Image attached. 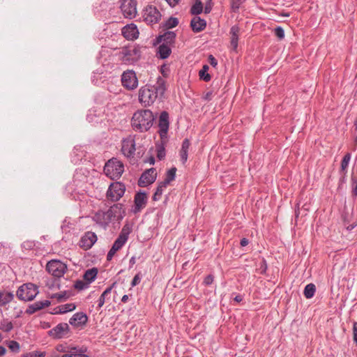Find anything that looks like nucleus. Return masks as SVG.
<instances>
[{"mask_svg": "<svg viewBox=\"0 0 357 357\" xmlns=\"http://www.w3.org/2000/svg\"><path fill=\"white\" fill-rule=\"evenodd\" d=\"M166 90V81L158 76L155 84H146L140 87L138 91V100L143 107H149L158 99L161 100Z\"/></svg>", "mask_w": 357, "mask_h": 357, "instance_id": "f257e3e1", "label": "nucleus"}, {"mask_svg": "<svg viewBox=\"0 0 357 357\" xmlns=\"http://www.w3.org/2000/svg\"><path fill=\"white\" fill-rule=\"evenodd\" d=\"M155 121V116L149 109H137L132 114L130 125L132 129L137 132H148Z\"/></svg>", "mask_w": 357, "mask_h": 357, "instance_id": "f03ea898", "label": "nucleus"}, {"mask_svg": "<svg viewBox=\"0 0 357 357\" xmlns=\"http://www.w3.org/2000/svg\"><path fill=\"white\" fill-rule=\"evenodd\" d=\"M104 173L112 180L119 179L124 172V165L118 158H111L104 166Z\"/></svg>", "mask_w": 357, "mask_h": 357, "instance_id": "7ed1b4c3", "label": "nucleus"}, {"mask_svg": "<svg viewBox=\"0 0 357 357\" xmlns=\"http://www.w3.org/2000/svg\"><path fill=\"white\" fill-rule=\"evenodd\" d=\"M126 214L123 204L118 203L110 206L106 212L102 213V215L104 223L109 224L114 220L121 221L126 216Z\"/></svg>", "mask_w": 357, "mask_h": 357, "instance_id": "20e7f679", "label": "nucleus"}, {"mask_svg": "<svg viewBox=\"0 0 357 357\" xmlns=\"http://www.w3.org/2000/svg\"><path fill=\"white\" fill-rule=\"evenodd\" d=\"M39 294L38 287L31 282L22 284L17 290V298L23 301H31Z\"/></svg>", "mask_w": 357, "mask_h": 357, "instance_id": "39448f33", "label": "nucleus"}, {"mask_svg": "<svg viewBox=\"0 0 357 357\" xmlns=\"http://www.w3.org/2000/svg\"><path fill=\"white\" fill-rule=\"evenodd\" d=\"M126 192V185L121 182L112 183L107 191V198L111 202L119 201Z\"/></svg>", "mask_w": 357, "mask_h": 357, "instance_id": "423d86ee", "label": "nucleus"}, {"mask_svg": "<svg viewBox=\"0 0 357 357\" xmlns=\"http://www.w3.org/2000/svg\"><path fill=\"white\" fill-rule=\"evenodd\" d=\"M46 271L55 278H60L67 271V265L58 259H52L46 265Z\"/></svg>", "mask_w": 357, "mask_h": 357, "instance_id": "0eeeda50", "label": "nucleus"}, {"mask_svg": "<svg viewBox=\"0 0 357 357\" xmlns=\"http://www.w3.org/2000/svg\"><path fill=\"white\" fill-rule=\"evenodd\" d=\"M142 17L147 24L152 25L160 20L162 15L155 6L149 5L143 10Z\"/></svg>", "mask_w": 357, "mask_h": 357, "instance_id": "6e6552de", "label": "nucleus"}, {"mask_svg": "<svg viewBox=\"0 0 357 357\" xmlns=\"http://www.w3.org/2000/svg\"><path fill=\"white\" fill-rule=\"evenodd\" d=\"M122 86L128 91H133L138 86V78L134 70L124 71L121 78Z\"/></svg>", "mask_w": 357, "mask_h": 357, "instance_id": "1a4fd4ad", "label": "nucleus"}, {"mask_svg": "<svg viewBox=\"0 0 357 357\" xmlns=\"http://www.w3.org/2000/svg\"><path fill=\"white\" fill-rule=\"evenodd\" d=\"M169 124L170 121L169 113L167 111L161 112L158 121V133L162 139H168Z\"/></svg>", "mask_w": 357, "mask_h": 357, "instance_id": "9d476101", "label": "nucleus"}, {"mask_svg": "<svg viewBox=\"0 0 357 357\" xmlns=\"http://www.w3.org/2000/svg\"><path fill=\"white\" fill-rule=\"evenodd\" d=\"M132 228L128 222H126L123 227L119 236L112 245V248L119 251L122 248L128 239L129 234L132 232Z\"/></svg>", "mask_w": 357, "mask_h": 357, "instance_id": "9b49d317", "label": "nucleus"}, {"mask_svg": "<svg viewBox=\"0 0 357 357\" xmlns=\"http://www.w3.org/2000/svg\"><path fill=\"white\" fill-rule=\"evenodd\" d=\"M70 328L67 323H60L48 331V335L54 339L69 337Z\"/></svg>", "mask_w": 357, "mask_h": 357, "instance_id": "f8f14e48", "label": "nucleus"}, {"mask_svg": "<svg viewBox=\"0 0 357 357\" xmlns=\"http://www.w3.org/2000/svg\"><path fill=\"white\" fill-rule=\"evenodd\" d=\"M120 8L125 17L132 19L137 15V1L135 0H122Z\"/></svg>", "mask_w": 357, "mask_h": 357, "instance_id": "ddd939ff", "label": "nucleus"}, {"mask_svg": "<svg viewBox=\"0 0 357 357\" xmlns=\"http://www.w3.org/2000/svg\"><path fill=\"white\" fill-rule=\"evenodd\" d=\"M157 178L156 169L153 167L145 170L138 180V185L144 188L153 183Z\"/></svg>", "mask_w": 357, "mask_h": 357, "instance_id": "4468645a", "label": "nucleus"}, {"mask_svg": "<svg viewBox=\"0 0 357 357\" xmlns=\"http://www.w3.org/2000/svg\"><path fill=\"white\" fill-rule=\"evenodd\" d=\"M176 33L172 31H167L163 34L158 35L154 40L153 45L163 43L173 47L175 44Z\"/></svg>", "mask_w": 357, "mask_h": 357, "instance_id": "2eb2a0df", "label": "nucleus"}, {"mask_svg": "<svg viewBox=\"0 0 357 357\" xmlns=\"http://www.w3.org/2000/svg\"><path fill=\"white\" fill-rule=\"evenodd\" d=\"M148 200L147 193L144 191L139 190L134 197V207L131 211L137 214L139 213L146 205Z\"/></svg>", "mask_w": 357, "mask_h": 357, "instance_id": "dca6fc26", "label": "nucleus"}, {"mask_svg": "<svg viewBox=\"0 0 357 357\" xmlns=\"http://www.w3.org/2000/svg\"><path fill=\"white\" fill-rule=\"evenodd\" d=\"M97 235L93 231H86L81 237L79 246L84 250H88L92 248V246L97 241Z\"/></svg>", "mask_w": 357, "mask_h": 357, "instance_id": "f3484780", "label": "nucleus"}, {"mask_svg": "<svg viewBox=\"0 0 357 357\" xmlns=\"http://www.w3.org/2000/svg\"><path fill=\"white\" fill-rule=\"evenodd\" d=\"M135 150V141L132 136H129L122 140L121 152L124 156H132Z\"/></svg>", "mask_w": 357, "mask_h": 357, "instance_id": "a211bd4d", "label": "nucleus"}, {"mask_svg": "<svg viewBox=\"0 0 357 357\" xmlns=\"http://www.w3.org/2000/svg\"><path fill=\"white\" fill-rule=\"evenodd\" d=\"M88 321V317L86 314L80 312H76L69 319V324L75 328H82Z\"/></svg>", "mask_w": 357, "mask_h": 357, "instance_id": "6ab92c4d", "label": "nucleus"}, {"mask_svg": "<svg viewBox=\"0 0 357 357\" xmlns=\"http://www.w3.org/2000/svg\"><path fill=\"white\" fill-rule=\"evenodd\" d=\"M121 33L123 36L127 40H135L139 36V31L135 24H129L123 26Z\"/></svg>", "mask_w": 357, "mask_h": 357, "instance_id": "aec40b11", "label": "nucleus"}, {"mask_svg": "<svg viewBox=\"0 0 357 357\" xmlns=\"http://www.w3.org/2000/svg\"><path fill=\"white\" fill-rule=\"evenodd\" d=\"M51 304L50 301L48 300L43 301H37L33 304H31L28 306L26 310V313L28 314H33V313L39 311L45 307L50 306Z\"/></svg>", "mask_w": 357, "mask_h": 357, "instance_id": "412c9836", "label": "nucleus"}, {"mask_svg": "<svg viewBox=\"0 0 357 357\" xmlns=\"http://www.w3.org/2000/svg\"><path fill=\"white\" fill-rule=\"evenodd\" d=\"M206 26V21L200 17H194L190 22V27L193 32L199 33L203 31Z\"/></svg>", "mask_w": 357, "mask_h": 357, "instance_id": "4be33fe9", "label": "nucleus"}, {"mask_svg": "<svg viewBox=\"0 0 357 357\" xmlns=\"http://www.w3.org/2000/svg\"><path fill=\"white\" fill-rule=\"evenodd\" d=\"M139 50L135 47H126L122 50L124 59L128 61H134L139 57Z\"/></svg>", "mask_w": 357, "mask_h": 357, "instance_id": "5701e85b", "label": "nucleus"}, {"mask_svg": "<svg viewBox=\"0 0 357 357\" xmlns=\"http://www.w3.org/2000/svg\"><path fill=\"white\" fill-rule=\"evenodd\" d=\"M172 47L161 43L157 49V56L160 59H167L172 53Z\"/></svg>", "mask_w": 357, "mask_h": 357, "instance_id": "b1692460", "label": "nucleus"}, {"mask_svg": "<svg viewBox=\"0 0 357 357\" xmlns=\"http://www.w3.org/2000/svg\"><path fill=\"white\" fill-rule=\"evenodd\" d=\"M240 32V28L238 25H234L230 29L231 34V45L235 50L238 47V34Z\"/></svg>", "mask_w": 357, "mask_h": 357, "instance_id": "393cba45", "label": "nucleus"}, {"mask_svg": "<svg viewBox=\"0 0 357 357\" xmlns=\"http://www.w3.org/2000/svg\"><path fill=\"white\" fill-rule=\"evenodd\" d=\"M116 284V282H113L111 286L108 287L103 292L102 294L100 295L98 301V306H97V309L99 310L100 309L102 305H104L106 299H109V296H110V294H111V291L113 289V287Z\"/></svg>", "mask_w": 357, "mask_h": 357, "instance_id": "a878e982", "label": "nucleus"}, {"mask_svg": "<svg viewBox=\"0 0 357 357\" xmlns=\"http://www.w3.org/2000/svg\"><path fill=\"white\" fill-rule=\"evenodd\" d=\"M98 273V269L96 267L87 269L83 275V280L91 284L96 279Z\"/></svg>", "mask_w": 357, "mask_h": 357, "instance_id": "bb28decb", "label": "nucleus"}, {"mask_svg": "<svg viewBox=\"0 0 357 357\" xmlns=\"http://www.w3.org/2000/svg\"><path fill=\"white\" fill-rule=\"evenodd\" d=\"M168 141V139H162L160 138V140L157 142L155 144L154 147V151L156 154L155 156H165L166 151H165V145Z\"/></svg>", "mask_w": 357, "mask_h": 357, "instance_id": "cd10ccee", "label": "nucleus"}, {"mask_svg": "<svg viewBox=\"0 0 357 357\" xmlns=\"http://www.w3.org/2000/svg\"><path fill=\"white\" fill-rule=\"evenodd\" d=\"M76 308L75 303H67L58 306L54 309L53 314H64L68 312L73 311Z\"/></svg>", "mask_w": 357, "mask_h": 357, "instance_id": "c85d7f7f", "label": "nucleus"}, {"mask_svg": "<svg viewBox=\"0 0 357 357\" xmlns=\"http://www.w3.org/2000/svg\"><path fill=\"white\" fill-rule=\"evenodd\" d=\"M176 171L177 169L175 167H172L167 171L165 179L162 181L164 185H168L172 181L175 180Z\"/></svg>", "mask_w": 357, "mask_h": 357, "instance_id": "c756f323", "label": "nucleus"}, {"mask_svg": "<svg viewBox=\"0 0 357 357\" xmlns=\"http://www.w3.org/2000/svg\"><path fill=\"white\" fill-rule=\"evenodd\" d=\"M14 298V294L8 291H0V306H4Z\"/></svg>", "mask_w": 357, "mask_h": 357, "instance_id": "7c9ffc66", "label": "nucleus"}, {"mask_svg": "<svg viewBox=\"0 0 357 357\" xmlns=\"http://www.w3.org/2000/svg\"><path fill=\"white\" fill-rule=\"evenodd\" d=\"M178 20L177 17H170L162 24L164 29L169 30L176 27L178 24Z\"/></svg>", "mask_w": 357, "mask_h": 357, "instance_id": "2f4dec72", "label": "nucleus"}, {"mask_svg": "<svg viewBox=\"0 0 357 357\" xmlns=\"http://www.w3.org/2000/svg\"><path fill=\"white\" fill-rule=\"evenodd\" d=\"M167 187V185H164V183L162 182H160L158 185V187L156 188L155 192H154L152 197V199L155 202L160 200L164 190Z\"/></svg>", "mask_w": 357, "mask_h": 357, "instance_id": "473e14b6", "label": "nucleus"}, {"mask_svg": "<svg viewBox=\"0 0 357 357\" xmlns=\"http://www.w3.org/2000/svg\"><path fill=\"white\" fill-rule=\"evenodd\" d=\"M316 291V287L314 284L310 283L305 287L303 294L306 298H311Z\"/></svg>", "mask_w": 357, "mask_h": 357, "instance_id": "72a5a7b5", "label": "nucleus"}, {"mask_svg": "<svg viewBox=\"0 0 357 357\" xmlns=\"http://www.w3.org/2000/svg\"><path fill=\"white\" fill-rule=\"evenodd\" d=\"M208 65H204L199 72V78L205 82H209L211 79V76L208 73Z\"/></svg>", "mask_w": 357, "mask_h": 357, "instance_id": "f704fd0d", "label": "nucleus"}, {"mask_svg": "<svg viewBox=\"0 0 357 357\" xmlns=\"http://www.w3.org/2000/svg\"><path fill=\"white\" fill-rule=\"evenodd\" d=\"M203 11V4L200 0H196L195 4L190 8L192 15H199Z\"/></svg>", "mask_w": 357, "mask_h": 357, "instance_id": "c9c22d12", "label": "nucleus"}, {"mask_svg": "<svg viewBox=\"0 0 357 357\" xmlns=\"http://www.w3.org/2000/svg\"><path fill=\"white\" fill-rule=\"evenodd\" d=\"M70 297V294H68L66 291H61L59 293L53 294L51 296V298H56L59 302L66 301Z\"/></svg>", "mask_w": 357, "mask_h": 357, "instance_id": "e433bc0d", "label": "nucleus"}, {"mask_svg": "<svg viewBox=\"0 0 357 357\" xmlns=\"http://www.w3.org/2000/svg\"><path fill=\"white\" fill-rule=\"evenodd\" d=\"M190 143L189 139H185L182 142L181 149L180 151V156H188V149L190 147Z\"/></svg>", "mask_w": 357, "mask_h": 357, "instance_id": "4c0bfd02", "label": "nucleus"}, {"mask_svg": "<svg viewBox=\"0 0 357 357\" xmlns=\"http://www.w3.org/2000/svg\"><path fill=\"white\" fill-rule=\"evenodd\" d=\"M90 284H89L86 281L77 280L75 282V284L73 285L74 288L81 291L84 290L85 289H87L89 287Z\"/></svg>", "mask_w": 357, "mask_h": 357, "instance_id": "58836bf2", "label": "nucleus"}, {"mask_svg": "<svg viewBox=\"0 0 357 357\" xmlns=\"http://www.w3.org/2000/svg\"><path fill=\"white\" fill-rule=\"evenodd\" d=\"M13 328V325L11 321L8 320H3L1 322L0 329L4 332H10Z\"/></svg>", "mask_w": 357, "mask_h": 357, "instance_id": "ea45409f", "label": "nucleus"}, {"mask_svg": "<svg viewBox=\"0 0 357 357\" xmlns=\"http://www.w3.org/2000/svg\"><path fill=\"white\" fill-rule=\"evenodd\" d=\"M8 348L14 353H18L20 349V344L15 340H10L8 343Z\"/></svg>", "mask_w": 357, "mask_h": 357, "instance_id": "a19ab883", "label": "nucleus"}, {"mask_svg": "<svg viewBox=\"0 0 357 357\" xmlns=\"http://www.w3.org/2000/svg\"><path fill=\"white\" fill-rule=\"evenodd\" d=\"M46 353L45 351H36L24 354L22 357H45Z\"/></svg>", "mask_w": 357, "mask_h": 357, "instance_id": "79ce46f5", "label": "nucleus"}, {"mask_svg": "<svg viewBox=\"0 0 357 357\" xmlns=\"http://www.w3.org/2000/svg\"><path fill=\"white\" fill-rule=\"evenodd\" d=\"M268 269V264L266 260L262 257L261 262L259 263V268L257 270L259 271L260 273L265 275Z\"/></svg>", "mask_w": 357, "mask_h": 357, "instance_id": "37998d69", "label": "nucleus"}, {"mask_svg": "<svg viewBox=\"0 0 357 357\" xmlns=\"http://www.w3.org/2000/svg\"><path fill=\"white\" fill-rule=\"evenodd\" d=\"M245 0H231V8L233 12H237L241 5L245 2Z\"/></svg>", "mask_w": 357, "mask_h": 357, "instance_id": "c03bdc74", "label": "nucleus"}, {"mask_svg": "<svg viewBox=\"0 0 357 357\" xmlns=\"http://www.w3.org/2000/svg\"><path fill=\"white\" fill-rule=\"evenodd\" d=\"M351 194L354 197H357V177L355 176H351Z\"/></svg>", "mask_w": 357, "mask_h": 357, "instance_id": "a18cd8bd", "label": "nucleus"}, {"mask_svg": "<svg viewBox=\"0 0 357 357\" xmlns=\"http://www.w3.org/2000/svg\"><path fill=\"white\" fill-rule=\"evenodd\" d=\"M274 34L280 40H282L284 38V31L283 28L280 26H277L274 29Z\"/></svg>", "mask_w": 357, "mask_h": 357, "instance_id": "49530a36", "label": "nucleus"}, {"mask_svg": "<svg viewBox=\"0 0 357 357\" xmlns=\"http://www.w3.org/2000/svg\"><path fill=\"white\" fill-rule=\"evenodd\" d=\"M84 351L82 349H77V347H73L72 349V353L73 357H89L86 354H82Z\"/></svg>", "mask_w": 357, "mask_h": 357, "instance_id": "de8ad7c7", "label": "nucleus"}, {"mask_svg": "<svg viewBox=\"0 0 357 357\" xmlns=\"http://www.w3.org/2000/svg\"><path fill=\"white\" fill-rule=\"evenodd\" d=\"M350 159L351 158H343L341 162L340 172H344L347 171Z\"/></svg>", "mask_w": 357, "mask_h": 357, "instance_id": "09e8293b", "label": "nucleus"}, {"mask_svg": "<svg viewBox=\"0 0 357 357\" xmlns=\"http://www.w3.org/2000/svg\"><path fill=\"white\" fill-rule=\"evenodd\" d=\"M214 281V276L212 274L206 275L203 281V284L205 286L211 285Z\"/></svg>", "mask_w": 357, "mask_h": 357, "instance_id": "8fccbe9b", "label": "nucleus"}, {"mask_svg": "<svg viewBox=\"0 0 357 357\" xmlns=\"http://www.w3.org/2000/svg\"><path fill=\"white\" fill-rule=\"evenodd\" d=\"M213 0H206V3H205V6H204V13L206 14H208L209 13H211L212 8H213Z\"/></svg>", "mask_w": 357, "mask_h": 357, "instance_id": "3c124183", "label": "nucleus"}, {"mask_svg": "<svg viewBox=\"0 0 357 357\" xmlns=\"http://www.w3.org/2000/svg\"><path fill=\"white\" fill-rule=\"evenodd\" d=\"M141 281L140 273H137L131 281V287H134L137 285Z\"/></svg>", "mask_w": 357, "mask_h": 357, "instance_id": "603ef678", "label": "nucleus"}, {"mask_svg": "<svg viewBox=\"0 0 357 357\" xmlns=\"http://www.w3.org/2000/svg\"><path fill=\"white\" fill-rule=\"evenodd\" d=\"M352 331H353L354 342H355L356 345L357 346V321L354 322Z\"/></svg>", "mask_w": 357, "mask_h": 357, "instance_id": "864d4df0", "label": "nucleus"}, {"mask_svg": "<svg viewBox=\"0 0 357 357\" xmlns=\"http://www.w3.org/2000/svg\"><path fill=\"white\" fill-rule=\"evenodd\" d=\"M208 62L213 67L216 68L218 66V61L217 59L212 55L210 54L208 57Z\"/></svg>", "mask_w": 357, "mask_h": 357, "instance_id": "5fc2aeb1", "label": "nucleus"}, {"mask_svg": "<svg viewBox=\"0 0 357 357\" xmlns=\"http://www.w3.org/2000/svg\"><path fill=\"white\" fill-rule=\"evenodd\" d=\"M117 252L116 250H115L114 248H111V249L109 250L107 255V261H111L112 259L113 258L114 255H115V253Z\"/></svg>", "mask_w": 357, "mask_h": 357, "instance_id": "6e6d98bb", "label": "nucleus"}, {"mask_svg": "<svg viewBox=\"0 0 357 357\" xmlns=\"http://www.w3.org/2000/svg\"><path fill=\"white\" fill-rule=\"evenodd\" d=\"M165 1L170 7L174 8L176 5H178L181 0H165Z\"/></svg>", "mask_w": 357, "mask_h": 357, "instance_id": "4d7b16f0", "label": "nucleus"}, {"mask_svg": "<svg viewBox=\"0 0 357 357\" xmlns=\"http://www.w3.org/2000/svg\"><path fill=\"white\" fill-rule=\"evenodd\" d=\"M34 245L33 241H26L23 243V246L25 248L31 249Z\"/></svg>", "mask_w": 357, "mask_h": 357, "instance_id": "13d9d810", "label": "nucleus"}, {"mask_svg": "<svg viewBox=\"0 0 357 357\" xmlns=\"http://www.w3.org/2000/svg\"><path fill=\"white\" fill-rule=\"evenodd\" d=\"M248 243H249V240L246 238H243L240 241V245L242 247H245V246L248 245Z\"/></svg>", "mask_w": 357, "mask_h": 357, "instance_id": "bf43d9fd", "label": "nucleus"}, {"mask_svg": "<svg viewBox=\"0 0 357 357\" xmlns=\"http://www.w3.org/2000/svg\"><path fill=\"white\" fill-rule=\"evenodd\" d=\"M211 97H212V92L211 91H208V92H207L204 95V99L206 100H211Z\"/></svg>", "mask_w": 357, "mask_h": 357, "instance_id": "052dcab7", "label": "nucleus"}, {"mask_svg": "<svg viewBox=\"0 0 357 357\" xmlns=\"http://www.w3.org/2000/svg\"><path fill=\"white\" fill-rule=\"evenodd\" d=\"M155 162V158H147L146 160H144V162H149L151 165H154Z\"/></svg>", "mask_w": 357, "mask_h": 357, "instance_id": "680f3d73", "label": "nucleus"}, {"mask_svg": "<svg viewBox=\"0 0 357 357\" xmlns=\"http://www.w3.org/2000/svg\"><path fill=\"white\" fill-rule=\"evenodd\" d=\"M136 263V259L135 257H132L129 260L130 268H132L133 265Z\"/></svg>", "mask_w": 357, "mask_h": 357, "instance_id": "e2e57ef3", "label": "nucleus"}, {"mask_svg": "<svg viewBox=\"0 0 357 357\" xmlns=\"http://www.w3.org/2000/svg\"><path fill=\"white\" fill-rule=\"evenodd\" d=\"M234 301L237 303H240L243 301V296L240 294H238L234 297Z\"/></svg>", "mask_w": 357, "mask_h": 357, "instance_id": "0e129e2a", "label": "nucleus"}, {"mask_svg": "<svg viewBox=\"0 0 357 357\" xmlns=\"http://www.w3.org/2000/svg\"><path fill=\"white\" fill-rule=\"evenodd\" d=\"M6 353V349L4 347L0 345V356H3Z\"/></svg>", "mask_w": 357, "mask_h": 357, "instance_id": "69168bd1", "label": "nucleus"}, {"mask_svg": "<svg viewBox=\"0 0 357 357\" xmlns=\"http://www.w3.org/2000/svg\"><path fill=\"white\" fill-rule=\"evenodd\" d=\"M128 298H129L128 295L125 294V295H123V297L121 298V301H122L123 303H126V302L128 301Z\"/></svg>", "mask_w": 357, "mask_h": 357, "instance_id": "338daca9", "label": "nucleus"}, {"mask_svg": "<svg viewBox=\"0 0 357 357\" xmlns=\"http://www.w3.org/2000/svg\"><path fill=\"white\" fill-rule=\"evenodd\" d=\"M61 357H73L72 351H70V354H65L62 355Z\"/></svg>", "mask_w": 357, "mask_h": 357, "instance_id": "774afa93", "label": "nucleus"}]
</instances>
